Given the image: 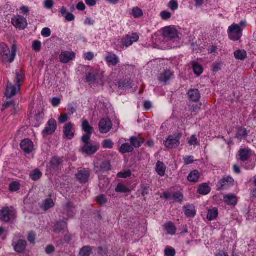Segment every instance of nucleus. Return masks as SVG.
Here are the masks:
<instances>
[{
  "label": "nucleus",
  "mask_w": 256,
  "mask_h": 256,
  "mask_svg": "<svg viewBox=\"0 0 256 256\" xmlns=\"http://www.w3.org/2000/svg\"><path fill=\"white\" fill-rule=\"evenodd\" d=\"M90 172L86 170H80L76 174V178L81 183H86L90 177Z\"/></svg>",
  "instance_id": "obj_20"
},
{
  "label": "nucleus",
  "mask_w": 256,
  "mask_h": 256,
  "mask_svg": "<svg viewBox=\"0 0 256 256\" xmlns=\"http://www.w3.org/2000/svg\"><path fill=\"white\" fill-rule=\"evenodd\" d=\"M36 233L33 232H29L28 236V240L31 244H34L36 240Z\"/></svg>",
  "instance_id": "obj_52"
},
{
  "label": "nucleus",
  "mask_w": 256,
  "mask_h": 256,
  "mask_svg": "<svg viewBox=\"0 0 256 256\" xmlns=\"http://www.w3.org/2000/svg\"><path fill=\"white\" fill-rule=\"evenodd\" d=\"M41 34L44 37L48 38L50 36L51 30L48 28H44L42 30Z\"/></svg>",
  "instance_id": "obj_56"
},
{
  "label": "nucleus",
  "mask_w": 256,
  "mask_h": 256,
  "mask_svg": "<svg viewBox=\"0 0 256 256\" xmlns=\"http://www.w3.org/2000/svg\"><path fill=\"white\" fill-rule=\"evenodd\" d=\"M94 56V54L92 52H88L84 54V57L85 60H91Z\"/></svg>",
  "instance_id": "obj_61"
},
{
  "label": "nucleus",
  "mask_w": 256,
  "mask_h": 256,
  "mask_svg": "<svg viewBox=\"0 0 256 256\" xmlns=\"http://www.w3.org/2000/svg\"><path fill=\"white\" fill-rule=\"evenodd\" d=\"M82 128L86 133H92L93 128L90 126L88 121L86 119L82 120Z\"/></svg>",
  "instance_id": "obj_38"
},
{
  "label": "nucleus",
  "mask_w": 256,
  "mask_h": 256,
  "mask_svg": "<svg viewBox=\"0 0 256 256\" xmlns=\"http://www.w3.org/2000/svg\"><path fill=\"white\" fill-rule=\"evenodd\" d=\"M92 134H88L87 133L86 134H84L82 138V140L84 144H86V143H90L89 140Z\"/></svg>",
  "instance_id": "obj_60"
},
{
  "label": "nucleus",
  "mask_w": 256,
  "mask_h": 256,
  "mask_svg": "<svg viewBox=\"0 0 256 256\" xmlns=\"http://www.w3.org/2000/svg\"><path fill=\"white\" fill-rule=\"evenodd\" d=\"M252 154V152L248 148L240 150L239 152L240 160L242 162L248 160Z\"/></svg>",
  "instance_id": "obj_21"
},
{
  "label": "nucleus",
  "mask_w": 256,
  "mask_h": 256,
  "mask_svg": "<svg viewBox=\"0 0 256 256\" xmlns=\"http://www.w3.org/2000/svg\"><path fill=\"white\" fill-rule=\"evenodd\" d=\"M11 22L13 26L19 30H24L28 24L26 19L18 14L14 15Z\"/></svg>",
  "instance_id": "obj_6"
},
{
  "label": "nucleus",
  "mask_w": 256,
  "mask_h": 256,
  "mask_svg": "<svg viewBox=\"0 0 256 256\" xmlns=\"http://www.w3.org/2000/svg\"><path fill=\"white\" fill-rule=\"evenodd\" d=\"M185 214L188 217H194L196 215L195 208L193 205H189L184 207Z\"/></svg>",
  "instance_id": "obj_37"
},
{
  "label": "nucleus",
  "mask_w": 256,
  "mask_h": 256,
  "mask_svg": "<svg viewBox=\"0 0 256 256\" xmlns=\"http://www.w3.org/2000/svg\"><path fill=\"white\" fill-rule=\"evenodd\" d=\"M64 210V212L67 215L68 218H72L76 214V210L74 206L70 203L68 204L65 206Z\"/></svg>",
  "instance_id": "obj_27"
},
{
  "label": "nucleus",
  "mask_w": 256,
  "mask_h": 256,
  "mask_svg": "<svg viewBox=\"0 0 256 256\" xmlns=\"http://www.w3.org/2000/svg\"><path fill=\"white\" fill-rule=\"evenodd\" d=\"M42 176V172L38 170H35L30 174V177L31 179L34 180H38Z\"/></svg>",
  "instance_id": "obj_42"
},
{
  "label": "nucleus",
  "mask_w": 256,
  "mask_h": 256,
  "mask_svg": "<svg viewBox=\"0 0 256 256\" xmlns=\"http://www.w3.org/2000/svg\"><path fill=\"white\" fill-rule=\"evenodd\" d=\"M6 108H10L12 114H15L17 110H20L18 105L12 101L8 102L3 105L2 110Z\"/></svg>",
  "instance_id": "obj_23"
},
{
  "label": "nucleus",
  "mask_w": 256,
  "mask_h": 256,
  "mask_svg": "<svg viewBox=\"0 0 256 256\" xmlns=\"http://www.w3.org/2000/svg\"><path fill=\"white\" fill-rule=\"evenodd\" d=\"M140 36L138 33H132L124 37L122 40V42L124 46L128 47L132 45L133 43L137 42Z\"/></svg>",
  "instance_id": "obj_8"
},
{
  "label": "nucleus",
  "mask_w": 256,
  "mask_h": 256,
  "mask_svg": "<svg viewBox=\"0 0 256 256\" xmlns=\"http://www.w3.org/2000/svg\"><path fill=\"white\" fill-rule=\"evenodd\" d=\"M184 160L186 164H189L194 162V156H188L184 158Z\"/></svg>",
  "instance_id": "obj_64"
},
{
  "label": "nucleus",
  "mask_w": 256,
  "mask_h": 256,
  "mask_svg": "<svg viewBox=\"0 0 256 256\" xmlns=\"http://www.w3.org/2000/svg\"><path fill=\"white\" fill-rule=\"evenodd\" d=\"M130 142L132 146L135 148H140L142 144L144 142V138H138L135 136H132L130 138Z\"/></svg>",
  "instance_id": "obj_29"
},
{
  "label": "nucleus",
  "mask_w": 256,
  "mask_h": 256,
  "mask_svg": "<svg viewBox=\"0 0 256 256\" xmlns=\"http://www.w3.org/2000/svg\"><path fill=\"white\" fill-rule=\"evenodd\" d=\"M99 148L98 146L92 145L91 143L84 144L82 147V152L88 155L95 154Z\"/></svg>",
  "instance_id": "obj_15"
},
{
  "label": "nucleus",
  "mask_w": 256,
  "mask_h": 256,
  "mask_svg": "<svg viewBox=\"0 0 256 256\" xmlns=\"http://www.w3.org/2000/svg\"><path fill=\"white\" fill-rule=\"evenodd\" d=\"M210 191V188L206 183L200 184L198 189V192L202 195L208 194Z\"/></svg>",
  "instance_id": "obj_34"
},
{
  "label": "nucleus",
  "mask_w": 256,
  "mask_h": 256,
  "mask_svg": "<svg viewBox=\"0 0 256 256\" xmlns=\"http://www.w3.org/2000/svg\"><path fill=\"white\" fill-rule=\"evenodd\" d=\"M69 120L68 114H60L58 118V120L60 123L64 124L66 122Z\"/></svg>",
  "instance_id": "obj_51"
},
{
  "label": "nucleus",
  "mask_w": 256,
  "mask_h": 256,
  "mask_svg": "<svg viewBox=\"0 0 256 256\" xmlns=\"http://www.w3.org/2000/svg\"><path fill=\"white\" fill-rule=\"evenodd\" d=\"M75 54L72 50L64 51L61 53L59 56L60 62L66 64L74 60Z\"/></svg>",
  "instance_id": "obj_11"
},
{
  "label": "nucleus",
  "mask_w": 256,
  "mask_h": 256,
  "mask_svg": "<svg viewBox=\"0 0 256 256\" xmlns=\"http://www.w3.org/2000/svg\"><path fill=\"white\" fill-rule=\"evenodd\" d=\"M168 6L171 10H176L178 8V4L176 1L171 0L168 4Z\"/></svg>",
  "instance_id": "obj_59"
},
{
  "label": "nucleus",
  "mask_w": 256,
  "mask_h": 256,
  "mask_svg": "<svg viewBox=\"0 0 256 256\" xmlns=\"http://www.w3.org/2000/svg\"><path fill=\"white\" fill-rule=\"evenodd\" d=\"M57 124L56 120L54 118L50 119L46 124V128L42 133L44 136L54 133L56 129Z\"/></svg>",
  "instance_id": "obj_9"
},
{
  "label": "nucleus",
  "mask_w": 256,
  "mask_h": 256,
  "mask_svg": "<svg viewBox=\"0 0 256 256\" xmlns=\"http://www.w3.org/2000/svg\"><path fill=\"white\" fill-rule=\"evenodd\" d=\"M92 253V250L90 246H84L82 248L80 252V256H90Z\"/></svg>",
  "instance_id": "obj_43"
},
{
  "label": "nucleus",
  "mask_w": 256,
  "mask_h": 256,
  "mask_svg": "<svg viewBox=\"0 0 256 256\" xmlns=\"http://www.w3.org/2000/svg\"><path fill=\"white\" fill-rule=\"evenodd\" d=\"M188 142L190 146H198L200 144L198 141V140L196 138V135H192L190 136V138H188Z\"/></svg>",
  "instance_id": "obj_44"
},
{
  "label": "nucleus",
  "mask_w": 256,
  "mask_h": 256,
  "mask_svg": "<svg viewBox=\"0 0 256 256\" xmlns=\"http://www.w3.org/2000/svg\"><path fill=\"white\" fill-rule=\"evenodd\" d=\"M20 184L18 182H13L10 184L9 190L11 192H16L20 188Z\"/></svg>",
  "instance_id": "obj_47"
},
{
  "label": "nucleus",
  "mask_w": 256,
  "mask_h": 256,
  "mask_svg": "<svg viewBox=\"0 0 256 256\" xmlns=\"http://www.w3.org/2000/svg\"><path fill=\"white\" fill-rule=\"evenodd\" d=\"M54 5L53 0H45L44 2V6L47 9H51Z\"/></svg>",
  "instance_id": "obj_57"
},
{
  "label": "nucleus",
  "mask_w": 256,
  "mask_h": 256,
  "mask_svg": "<svg viewBox=\"0 0 256 256\" xmlns=\"http://www.w3.org/2000/svg\"><path fill=\"white\" fill-rule=\"evenodd\" d=\"M188 96L190 100L194 102H197L200 98V94L197 89L190 90L188 92Z\"/></svg>",
  "instance_id": "obj_26"
},
{
  "label": "nucleus",
  "mask_w": 256,
  "mask_h": 256,
  "mask_svg": "<svg viewBox=\"0 0 256 256\" xmlns=\"http://www.w3.org/2000/svg\"><path fill=\"white\" fill-rule=\"evenodd\" d=\"M164 198L174 200L175 202H180L183 200L184 196L180 192H165L164 194Z\"/></svg>",
  "instance_id": "obj_16"
},
{
  "label": "nucleus",
  "mask_w": 256,
  "mask_h": 256,
  "mask_svg": "<svg viewBox=\"0 0 256 256\" xmlns=\"http://www.w3.org/2000/svg\"><path fill=\"white\" fill-rule=\"evenodd\" d=\"M164 230L166 232V234L174 235L176 234V228L174 224L169 222L164 225Z\"/></svg>",
  "instance_id": "obj_30"
},
{
  "label": "nucleus",
  "mask_w": 256,
  "mask_h": 256,
  "mask_svg": "<svg viewBox=\"0 0 256 256\" xmlns=\"http://www.w3.org/2000/svg\"><path fill=\"white\" fill-rule=\"evenodd\" d=\"M218 215V210L216 208H213L208 210L207 218L210 220H214Z\"/></svg>",
  "instance_id": "obj_41"
},
{
  "label": "nucleus",
  "mask_w": 256,
  "mask_h": 256,
  "mask_svg": "<svg viewBox=\"0 0 256 256\" xmlns=\"http://www.w3.org/2000/svg\"><path fill=\"white\" fill-rule=\"evenodd\" d=\"M104 72L98 70H91L86 75V80L90 84L98 83L103 78Z\"/></svg>",
  "instance_id": "obj_3"
},
{
  "label": "nucleus",
  "mask_w": 256,
  "mask_h": 256,
  "mask_svg": "<svg viewBox=\"0 0 256 256\" xmlns=\"http://www.w3.org/2000/svg\"><path fill=\"white\" fill-rule=\"evenodd\" d=\"M16 54V49H0L1 58L4 62H12Z\"/></svg>",
  "instance_id": "obj_7"
},
{
  "label": "nucleus",
  "mask_w": 256,
  "mask_h": 256,
  "mask_svg": "<svg viewBox=\"0 0 256 256\" xmlns=\"http://www.w3.org/2000/svg\"><path fill=\"white\" fill-rule=\"evenodd\" d=\"M243 28H242L239 24H233L230 26L228 30V38L234 41L238 40L242 36Z\"/></svg>",
  "instance_id": "obj_2"
},
{
  "label": "nucleus",
  "mask_w": 256,
  "mask_h": 256,
  "mask_svg": "<svg viewBox=\"0 0 256 256\" xmlns=\"http://www.w3.org/2000/svg\"><path fill=\"white\" fill-rule=\"evenodd\" d=\"M96 201L99 204L103 205L106 203L107 199L105 196L101 194L96 198Z\"/></svg>",
  "instance_id": "obj_50"
},
{
  "label": "nucleus",
  "mask_w": 256,
  "mask_h": 256,
  "mask_svg": "<svg viewBox=\"0 0 256 256\" xmlns=\"http://www.w3.org/2000/svg\"><path fill=\"white\" fill-rule=\"evenodd\" d=\"M192 66L194 73L198 76H200L203 72L204 69L202 66L199 64L194 62L192 64Z\"/></svg>",
  "instance_id": "obj_39"
},
{
  "label": "nucleus",
  "mask_w": 256,
  "mask_h": 256,
  "mask_svg": "<svg viewBox=\"0 0 256 256\" xmlns=\"http://www.w3.org/2000/svg\"><path fill=\"white\" fill-rule=\"evenodd\" d=\"M20 86L21 84H16L14 86L11 83L8 82L5 94L6 96L8 98L14 96L17 92L20 91Z\"/></svg>",
  "instance_id": "obj_10"
},
{
  "label": "nucleus",
  "mask_w": 256,
  "mask_h": 256,
  "mask_svg": "<svg viewBox=\"0 0 256 256\" xmlns=\"http://www.w3.org/2000/svg\"><path fill=\"white\" fill-rule=\"evenodd\" d=\"M102 145L104 148H112L114 146L113 142L110 139L104 140L102 141Z\"/></svg>",
  "instance_id": "obj_45"
},
{
  "label": "nucleus",
  "mask_w": 256,
  "mask_h": 256,
  "mask_svg": "<svg viewBox=\"0 0 256 256\" xmlns=\"http://www.w3.org/2000/svg\"><path fill=\"white\" fill-rule=\"evenodd\" d=\"M66 227L67 224L64 222H56V224L54 226V232L56 234H59L62 230L66 228Z\"/></svg>",
  "instance_id": "obj_33"
},
{
  "label": "nucleus",
  "mask_w": 256,
  "mask_h": 256,
  "mask_svg": "<svg viewBox=\"0 0 256 256\" xmlns=\"http://www.w3.org/2000/svg\"><path fill=\"white\" fill-rule=\"evenodd\" d=\"M234 180L230 176H226L223 178L220 182L221 187L222 188H226L228 187L234 185Z\"/></svg>",
  "instance_id": "obj_22"
},
{
  "label": "nucleus",
  "mask_w": 256,
  "mask_h": 256,
  "mask_svg": "<svg viewBox=\"0 0 256 256\" xmlns=\"http://www.w3.org/2000/svg\"><path fill=\"white\" fill-rule=\"evenodd\" d=\"M24 74L23 72L20 71L16 74V84H20V82L24 79Z\"/></svg>",
  "instance_id": "obj_55"
},
{
  "label": "nucleus",
  "mask_w": 256,
  "mask_h": 256,
  "mask_svg": "<svg viewBox=\"0 0 256 256\" xmlns=\"http://www.w3.org/2000/svg\"><path fill=\"white\" fill-rule=\"evenodd\" d=\"M180 138L181 135L179 134L170 135L164 141V144L168 149L177 148L180 146Z\"/></svg>",
  "instance_id": "obj_5"
},
{
  "label": "nucleus",
  "mask_w": 256,
  "mask_h": 256,
  "mask_svg": "<svg viewBox=\"0 0 256 256\" xmlns=\"http://www.w3.org/2000/svg\"><path fill=\"white\" fill-rule=\"evenodd\" d=\"M160 16L162 20H167L172 17V14L168 11H162L160 12Z\"/></svg>",
  "instance_id": "obj_53"
},
{
  "label": "nucleus",
  "mask_w": 256,
  "mask_h": 256,
  "mask_svg": "<svg viewBox=\"0 0 256 256\" xmlns=\"http://www.w3.org/2000/svg\"><path fill=\"white\" fill-rule=\"evenodd\" d=\"M12 244L16 252H22L26 249L27 242L24 240H20L17 242H14Z\"/></svg>",
  "instance_id": "obj_18"
},
{
  "label": "nucleus",
  "mask_w": 256,
  "mask_h": 256,
  "mask_svg": "<svg viewBox=\"0 0 256 256\" xmlns=\"http://www.w3.org/2000/svg\"><path fill=\"white\" fill-rule=\"evenodd\" d=\"M224 202L228 205L235 206L237 204V198L234 194H228L224 196Z\"/></svg>",
  "instance_id": "obj_24"
},
{
  "label": "nucleus",
  "mask_w": 256,
  "mask_h": 256,
  "mask_svg": "<svg viewBox=\"0 0 256 256\" xmlns=\"http://www.w3.org/2000/svg\"><path fill=\"white\" fill-rule=\"evenodd\" d=\"M106 60L108 65L116 66L120 62L119 58L114 54H108L106 56Z\"/></svg>",
  "instance_id": "obj_25"
},
{
  "label": "nucleus",
  "mask_w": 256,
  "mask_h": 256,
  "mask_svg": "<svg viewBox=\"0 0 256 256\" xmlns=\"http://www.w3.org/2000/svg\"><path fill=\"white\" fill-rule=\"evenodd\" d=\"M174 78V72L170 70H164L158 76L160 82L166 84Z\"/></svg>",
  "instance_id": "obj_12"
},
{
  "label": "nucleus",
  "mask_w": 256,
  "mask_h": 256,
  "mask_svg": "<svg viewBox=\"0 0 256 256\" xmlns=\"http://www.w3.org/2000/svg\"><path fill=\"white\" fill-rule=\"evenodd\" d=\"M16 212L12 208H4L0 210V220L4 222H8L15 218Z\"/></svg>",
  "instance_id": "obj_4"
},
{
  "label": "nucleus",
  "mask_w": 256,
  "mask_h": 256,
  "mask_svg": "<svg viewBox=\"0 0 256 256\" xmlns=\"http://www.w3.org/2000/svg\"><path fill=\"white\" fill-rule=\"evenodd\" d=\"M115 190L118 192L126 193L130 192L129 189L122 184H118Z\"/></svg>",
  "instance_id": "obj_46"
},
{
  "label": "nucleus",
  "mask_w": 256,
  "mask_h": 256,
  "mask_svg": "<svg viewBox=\"0 0 256 256\" xmlns=\"http://www.w3.org/2000/svg\"><path fill=\"white\" fill-rule=\"evenodd\" d=\"M200 178V174L197 170H194L188 176V180L191 182H197Z\"/></svg>",
  "instance_id": "obj_28"
},
{
  "label": "nucleus",
  "mask_w": 256,
  "mask_h": 256,
  "mask_svg": "<svg viewBox=\"0 0 256 256\" xmlns=\"http://www.w3.org/2000/svg\"><path fill=\"white\" fill-rule=\"evenodd\" d=\"M201 106L202 103H196L192 106L190 111L192 112H198L200 110Z\"/></svg>",
  "instance_id": "obj_54"
},
{
  "label": "nucleus",
  "mask_w": 256,
  "mask_h": 256,
  "mask_svg": "<svg viewBox=\"0 0 256 256\" xmlns=\"http://www.w3.org/2000/svg\"><path fill=\"white\" fill-rule=\"evenodd\" d=\"M166 168L164 164L160 161L156 164V171L160 176H164L165 174Z\"/></svg>",
  "instance_id": "obj_32"
},
{
  "label": "nucleus",
  "mask_w": 256,
  "mask_h": 256,
  "mask_svg": "<svg viewBox=\"0 0 256 256\" xmlns=\"http://www.w3.org/2000/svg\"><path fill=\"white\" fill-rule=\"evenodd\" d=\"M134 148L128 143H125L122 145L120 148V152L122 154L128 153L132 152Z\"/></svg>",
  "instance_id": "obj_36"
},
{
  "label": "nucleus",
  "mask_w": 256,
  "mask_h": 256,
  "mask_svg": "<svg viewBox=\"0 0 256 256\" xmlns=\"http://www.w3.org/2000/svg\"><path fill=\"white\" fill-rule=\"evenodd\" d=\"M54 205V203L53 200L50 198H48L43 202L40 206L44 210H47L52 208Z\"/></svg>",
  "instance_id": "obj_31"
},
{
  "label": "nucleus",
  "mask_w": 256,
  "mask_h": 256,
  "mask_svg": "<svg viewBox=\"0 0 256 256\" xmlns=\"http://www.w3.org/2000/svg\"><path fill=\"white\" fill-rule=\"evenodd\" d=\"M62 161L60 158H53L50 162L49 168L52 172H54L61 169Z\"/></svg>",
  "instance_id": "obj_13"
},
{
  "label": "nucleus",
  "mask_w": 256,
  "mask_h": 256,
  "mask_svg": "<svg viewBox=\"0 0 256 256\" xmlns=\"http://www.w3.org/2000/svg\"><path fill=\"white\" fill-rule=\"evenodd\" d=\"M131 175L130 170H124L118 174L117 176L120 178H126Z\"/></svg>",
  "instance_id": "obj_49"
},
{
  "label": "nucleus",
  "mask_w": 256,
  "mask_h": 256,
  "mask_svg": "<svg viewBox=\"0 0 256 256\" xmlns=\"http://www.w3.org/2000/svg\"><path fill=\"white\" fill-rule=\"evenodd\" d=\"M99 128L100 132L106 134L112 128V124L109 119H103L99 123Z\"/></svg>",
  "instance_id": "obj_14"
},
{
  "label": "nucleus",
  "mask_w": 256,
  "mask_h": 256,
  "mask_svg": "<svg viewBox=\"0 0 256 256\" xmlns=\"http://www.w3.org/2000/svg\"><path fill=\"white\" fill-rule=\"evenodd\" d=\"M51 102L54 106H58L60 103V99L58 98H54L51 100Z\"/></svg>",
  "instance_id": "obj_62"
},
{
  "label": "nucleus",
  "mask_w": 256,
  "mask_h": 256,
  "mask_svg": "<svg viewBox=\"0 0 256 256\" xmlns=\"http://www.w3.org/2000/svg\"><path fill=\"white\" fill-rule=\"evenodd\" d=\"M20 147L27 154L32 152L34 150L33 142L28 139L23 140L20 143Z\"/></svg>",
  "instance_id": "obj_17"
},
{
  "label": "nucleus",
  "mask_w": 256,
  "mask_h": 256,
  "mask_svg": "<svg viewBox=\"0 0 256 256\" xmlns=\"http://www.w3.org/2000/svg\"><path fill=\"white\" fill-rule=\"evenodd\" d=\"M132 13L135 18H138L143 15L142 10L138 7H134L132 10Z\"/></svg>",
  "instance_id": "obj_48"
},
{
  "label": "nucleus",
  "mask_w": 256,
  "mask_h": 256,
  "mask_svg": "<svg viewBox=\"0 0 256 256\" xmlns=\"http://www.w3.org/2000/svg\"><path fill=\"white\" fill-rule=\"evenodd\" d=\"M65 18L68 22H72L74 20L75 16L70 12H68L65 16Z\"/></svg>",
  "instance_id": "obj_63"
},
{
  "label": "nucleus",
  "mask_w": 256,
  "mask_h": 256,
  "mask_svg": "<svg viewBox=\"0 0 256 256\" xmlns=\"http://www.w3.org/2000/svg\"><path fill=\"white\" fill-rule=\"evenodd\" d=\"M164 252L165 254L168 256H174L176 254L175 250L172 248H166Z\"/></svg>",
  "instance_id": "obj_58"
},
{
  "label": "nucleus",
  "mask_w": 256,
  "mask_h": 256,
  "mask_svg": "<svg viewBox=\"0 0 256 256\" xmlns=\"http://www.w3.org/2000/svg\"><path fill=\"white\" fill-rule=\"evenodd\" d=\"M162 36L164 38L178 42L180 40L182 34L174 26H168L164 28Z\"/></svg>",
  "instance_id": "obj_1"
},
{
  "label": "nucleus",
  "mask_w": 256,
  "mask_h": 256,
  "mask_svg": "<svg viewBox=\"0 0 256 256\" xmlns=\"http://www.w3.org/2000/svg\"><path fill=\"white\" fill-rule=\"evenodd\" d=\"M236 58L240 60H244L246 57V52L244 49H238L234 52Z\"/></svg>",
  "instance_id": "obj_35"
},
{
  "label": "nucleus",
  "mask_w": 256,
  "mask_h": 256,
  "mask_svg": "<svg viewBox=\"0 0 256 256\" xmlns=\"http://www.w3.org/2000/svg\"><path fill=\"white\" fill-rule=\"evenodd\" d=\"M64 136L68 139H72L74 136V124L69 122L64 128Z\"/></svg>",
  "instance_id": "obj_19"
},
{
  "label": "nucleus",
  "mask_w": 256,
  "mask_h": 256,
  "mask_svg": "<svg viewBox=\"0 0 256 256\" xmlns=\"http://www.w3.org/2000/svg\"><path fill=\"white\" fill-rule=\"evenodd\" d=\"M248 136V132L245 128H239L236 134V138L240 139H244Z\"/></svg>",
  "instance_id": "obj_40"
}]
</instances>
